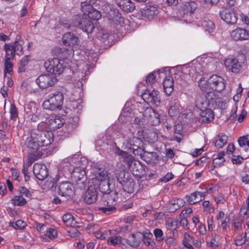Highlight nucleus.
<instances>
[{"instance_id": "f257e3e1", "label": "nucleus", "mask_w": 249, "mask_h": 249, "mask_svg": "<svg viewBox=\"0 0 249 249\" xmlns=\"http://www.w3.org/2000/svg\"><path fill=\"white\" fill-rule=\"evenodd\" d=\"M46 124L42 122L38 124L37 129L32 130L30 136L25 140V146L36 150L51 144L53 141V134L52 131L43 130Z\"/></svg>"}, {"instance_id": "f03ea898", "label": "nucleus", "mask_w": 249, "mask_h": 249, "mask_svg": "<svg viewBox=\"0 0 249 249\" xmlns=\"http://www.w3.org/2000/svg\"><path fill=\"white\" fill-rule=\"evenodd\" d=\"M99 189L103 196L98 202V209L107 214H109L115 210L114 206L116 203V195L111 192L108 180L100 182Z\"/></svg>"}, {"instance_id": "7ed1b4c3", "label": "nucleus", "mask_w": 249, "mask_h": 249, "mask_svg": "<svg viewBox=\"0 0 249 249\" xmlns=\"http://www.w3.org/2000/svg\"><path fill=\"white\" fill-rule=\"evenodd\" d=\"M142 141L137 138H134L129 141L125 145V148L127 149L128 152H132L135 155L140 156L141 158L147 162L151 161L154 152H146L141 147Z\"/></svg>"}, {"instance_id": "20e7f679", "label": "nucleus", "mask_w": 249, "mask_h": 249, "mask_svg": "<svg viewBox=\"0 0 249 249\" xmlns=\"http://www.w3.org/2000/svg\"><path fill=\"white\" fill-rule=\"evenodd\" d=\"M64 96L63 94L59 91L50 94L48 99L43 104V107L47 110H54L61 109L63 104Z\"/></svg>"}, {"instance_id": "39448f33", "label": "nucleus", "mask_w": 249, "mask_h": 249, "mask_svg": "<svg viewBox=\"0 0 249 249\" xmlns=\"http://www.w3.org/2000/svg\"><path fill=\"white\" fill-rule=\"evenodd\" d=\"M97 1L98 0H87L81 2V10L89 18L97 20L101 18V12L93 6L95 5L97 7V5L100 6L99 3H97Z\"/></svg>"}, {"instance_id": "423d86ee", "label": "nucleus", "mask_w": 249, "mask_h": 249, "mask_svg": "<svg viewBox=\"0 0 249 249\" xmlns=\"http://www.w3.org/2000/svg\"><path fill=\"white\" fill-rule=\"evenodd\" d=\"M125 167L135 177L141 178L144 171L141 163L134 160L130 155H127L125 151Z\"/></svg>"}, {"instance_id": "0eeeda50", "label": "nucleus", "mask_w": 249, "mask_h": 249, "mask_svg": "<svg viewBox=\"0 0 249 249\" xmlns=\"http://www.w3.org/2000/svg\"><path fill=\"white\" fill-rule=\"evenodd\" d=\"M102 9L104 12L108 14V18L118 22L119 24L122 25L124 23V18L122 17L121 14L118 12L117 9H113L111 5L108 3L102 2Z\"/></svg>"}, {"instance_id": "6e6552de", "label": "nucleus", "mask_w": 249, "mask_h": 249, "mask_svg": "<svg viewBox=\"0 0 249 249\" xmlns=\"http://www.w3.org/2000/svg\"><path fill=\"white\" fill-rule=\"evenodd\" d=\"M143 100L149 104L155 105L157 106L160 103V97L158 91L153 90H145L142 94Z\"/></svg>"}, {"instance_id": "1a4fd4ad", "label": "nucleus", "mask_w": 249, "mask_h": 249, "mask_svg": "<svg viewBox=\"0 0 249 249\" xmlns=\"http://www.w3.org/2000/svg\"><path fill=\"white\" fill-rule=\"evenodd\" d=\"M221 18L229 24H234L236 23L238 17L236 12L231 9L223 8L219 13Z\"/></svg>"}, {"instance_id": "9d476101", "label": "nucleus", "mask_w": 249, "mask_h": 249, "mask_svg": "<svg viewBox=\"0 0 249 249\" xmlns=\"http://www.w3.org/2000/svg\"><path fill=\"white\" fill-rule=\"evenodd\" d=\"M71 178L80 188L85 187V182L86 181L87 177L86 172L83 168L80 167H75L72 173Z\"/></svg>"}, {"instance_id": "9b49d317", "label": "nucleus", "mask_w": 249, "mask_h": 249, "mask_svg": "<svg viewBox=\"0 0 249 249\" xmlns=\"http://www.w3.org/2000/svg\"><path fill=\"white\" fill-rule=\"evenodd\" d=\"M6 54L14 58L16 54L20 55L22 54L23 47L19 41H15L13 44L6 43L4 46Z\"/></svg>"}, {"instance_id": "f8f14e48", "label": "nucleus", "mask_w": 249, "mask_h": 249, "mask_svg": "<svg viewBox=\"0 0 249 249\" xmlns=\"http://www.w3.org/2000/svg\"><path fill=\"white\" fill-rule=\"evenodd\" d=\"M231 39L235 41L249 40V31L245 28H237L230 33Z\"/></svg>"}, {"instance_id": "ddd939ff", "label": "nucleus", "mask_w": 249, "mask_h": 249, "mask_svg": "<svg viewBox=\"0 0 249 249\" xmlns=\"http://www.w3.org/2000/svg\"><path fill=\"white\" fill-rule=\"evenodd\" d=\"M77 19V25L80 29H81L87 33H91L92 32L94 29V26L92 21L85 14Z\"/></svg>"}, {"instance_id": "4468645a", "label": "nucleus", "mask_w": 249, "mask_h": 249, "mask_svg": "<svg viewBox=\"0 0 249 249\" xmlns=\"http://www.w3.org/2000/svg\"><path fill=\"white\" fill-rule=\"evenodd\" d=\"M56 82V78L49 74L40 75L36 80V83L41 89H46L53 86Z\"/></svg>"}, {"instance_id": "2eb2a0df", "label": "nucleus", "mask_w": 249, "mask_h": 249, "mask_svg": "<svg viewBox=\"0 0 249 249\" xmlns=\"http://www.w3.org/2000/svg\"><path fill=\"white\" fill-rule=\"evenodd\" d=\"M57 192L61 196H71L74 193L73 185L69 181L62 182L58 186Z\"/></svg>"}, {"instance_id": "dca6fc26", "label": "nucleus", "mask_w": 249, "mask_h": 249, "mask_svg": "<svg viewBox=\"0 0 249 249\" xmlns=\"http://www.w3.org/2000/svg\"><path fill=\"white\" fill-rule=\"evenodd\" d=\"M211 89L217 91H220L225 88L224 79L219 76L213 75L208 79Z\"/></svg>"}, {"instance_id": "f3484780", "label": "nucleus", "mask_w": 249, "mask_h": 249, "mask_svg": "<svg viewBox=\"0 0 249 249\" xmlns=\"http://www.w3.org/2000/svg\"><path fill=\"white\" fill-rule=\"evenodd\" d=\"M33 173L36 177L40 180L45 179L48 176L46 166L39 163H36L34 165Z\"/></svg>"}, {"instance_id": "a211bd4d", "label": "nucleus", "mask_w": 249, "mask_h": 249, "mask_svg": "<svg viewBox=\"0 0 249 249\" xmlns=\"http://www.w3.org/2000/svg\"><path fill=\"white\" fill-rule=\"evenodd\" d=\"M197 7V4L194 1L186 2L180 7L179 12L181 15H190L194 13Z\"/></svg>"}, {"instance_id": "6ab92c4d", "label": "nucleus", "mask_w": 249, "mask_h": 249, "mask_svg": "<svg viewBox=\"0 0 249 249\" xmlns=\"http://www.w3.org/2000/svg\"><path fill=\"white\" fill-rule=\"evenodd\" d=\"M97 196V187L90 185L85 193L84 201L87 203L92 204L96 201Z\"/></svg>"}, {"instance_id": "aec40b11", "label": "nucleus", "mask_w": 249, "mask_h": 249, "mask_svg": "<svg viewBox=\"0 0 249 249\" xmlns=\"http://www.w3.org/2000/svg\"><path fill=\"white\" fill-rule=\"evenodd\" d=\"M207 193L205 192L195 191L191 193L189 196H186V201L189 204H194L204 199Z\"/></svg>"}, {"instance_id": "412c9836", "label": "nucleus", "mask_w": 249, "mask_h": 249, "mask_svg": "<svg viewBox=\"0 0 249 249\" xmlns=\"http://www.w3.org/2000/svg\"><path fill=\"white\" fill-rule=\"evenodd\" d=\"M210 101L208 100V97L205 94H198L196 99V107L200 110L208 108Z\"/></svg>"}, {"instance_id": "4be33fe9", "label": "nucleus", "mask_w": 249, "mask_h": 249, "mask_svg": "<svg viewBox=\"0 0 249 249\" xmlns=\"http://www.w3.org/2000/svg\"><path fill=\"white\" fill-rule=\"evenodd\" d=\"M30 153L27 158V166H30L32 163L36 160L39 158L43 157L45 154H43L41 151L39 149H32L31 148H28Z\"/></svg>"}, {"instance_id": "5701e85b", "label": "nucleus", "mask_w": 249, "mask_h": 249, "mask_svg": "<svg viewBox=\"0 0 249 249\" xmlns=\"http://www.w3.org/2000/svg\"><path fill=\"white\" fill-rule=\"evenodd\" d=\"M62 41L65 46H72L77 44L78 37L73 33H65L62 37Z\"/></svg>"}, {"instance_id": "b1692460", "label": "nucleus", "mask_w": 249, "mask_h": 249, "mask_svg": "<svg viewBox=\"0 0 249 249\" xmlns=\"http://www.w3.org/2000/svg\"><path fill=\"white\" fill-rule=\"evenodd\" d=\"M180 106L178 100L173 97L169 103V114L170 116L173 117L178 114L180 111Z\"/></svg>"}, {"instance_id": "393cba45", "label": "nucleus", "mask_w": 249, "mask_h": 249, "mask_svg": "<svg viewBox=\"0 0 249 249\" xmlns=\"http://www.w3.org/2000/svg\"><path fill=\"white\" fill-rule=\"evenodd\" d=\"M225 66L232 72H238L240 69L241 66L236 59L229 58L225 61Z\"/></svg>"}, {"instance_id": "a878e982", "label": "nucleus", "mask_w": 249, "mask_h": 249, "mask_svg": "<svg viewBox=\"0 0 249 249\" xmlns=\"http://www.w3.org/2000/svg\"><path fill=\"white\" fill-rule=\"evenodd\" d=\"M213 118V114L212 110L209 108H206L200 110L199 121L202 123H208L212 121Z\"/></svg>"}, {"instance_id": "bb28decb", "label": "nucleus", "mask_w": 249, "mask_h": 249, "mask_svg": "<svg viewBox=\"0 0 249 249\" xmlns=\"http://www.w3.org/2000/svg\"><path fill=\"white\" fill-rule=\"evenodd\" d=\"M185 201L181 198L172 200L169 204V211L171 213L175 212L184 206Z\"/></svg>"}, {"instance_id": "cd10ccee", "label": "nucleus", "mask_w": 249, "mask_h": 249, "mask_svg": "<svg viewBox=\"0 0 249 249\" xmlns=\"http://www.w3.org/2000/svg\"><path fill=\"white\" fill-rule=\"evenodd\" d=\"M141 233L140 232L131 234L127 239V243L133 248L138 247L141 241Z\"/></svg>"}, {"instance_id": "c85d7f7f", "label": "nucleus", "mask_w": 249, "mask_h": 249, "mask_svg": "<svg viewBox=\"0 0 249 249\" xmlns=\"http://www.w3.org/2000/svg\"><path fill=\"white\" fill-rule=\"evenodd\" d=\"M163 89L165 93L167 95H170L174 90V81L171 77L165 78L163 82Z\"/></svg>"}, {"instance_id": "c756f323", "label": "nucleus", "mask_w": 249, "mask_h": 249, "mask_svg": "<svg viewBox=\"0 0 249 249\" xmlns=\"http://www.w3.org/2000/svg\"><path fill=\"white\" fill-rule=\"evenodd\" d=\"M228 139V138L226 135L221 133L215 137L213 143L216 148H221L227 144Z\"/></svg>"}, {"instance_id": "7c9ffc66", "label": "nucleus", "mask_w": 249, "mask_h": 249, "mask_svg": "<svg viewBox=\"0 0 249 249\" xmlns=\"http://www.w3.org/2000/svg\"><path fill=\"white\" fill-rule=\"evenodd\" d=\"M118 182L123 187L124 185V168L122 164H118L115 171Z\"/></svg>"}, {"instance_id": "2f4dec72", "label": "nucleus", "mask_w": 249, "mask_h": 249, "mask_svg": "<svg viewBox=\"0 0 249 249\" xmlns=\"http://www.w3.org/2000/svg\"><path fill=\"white\" fill-rule=\"evenodd\" d=\"M157 9L155 6L148 5L142 10V14L147 18H150L157 14Z\"/></svg>"}, {"instance_id": "473e14b6", "label": "nucleus", "mask_w": 249, "mask_h": 249, "mask_svg": "<svg viewBox=\"0 0 249 249\" xmlns=\"http://www.w3.org/2000/svg\"><path fill=\"white\" fill-rule=\"evenodd\" d=\"M50 128L57 129L63 125V121L59 117L52 116L48 121Z\"/></svg>"}, {"instance_id": "72a5a7b5", "label": "nucleus", "mask_w": 249, "mask_h": 249, "mask_svg": "<svg viewBox=\"0 0 249 249\" xmlns=\"http://www.w3.org/2000/svg\"><path fill=\"white\" fill-rule=\"evenodd\" d=\"M142 241L143 243L150 247H153L155 245V242L152 239L153 234L148 231H145L142 234Z\"/></svg>"}, {"instance_id": "f704fd0d", "label": "nucleus", "mask_w": 249, "mask_h": 249, "mask_svg": "<svg viewBox=\"0 0 249 249\" xmlns=\"http://www.w3.org/2000/svg\"><path fill=\"white\" fill-rule=\"evenodd\" d=\"M201 26L205 31L209 33H213L214 30L213 22L209 19H204L202 22Z\"/></svg>"}, {"instance_id": "c9c22d12", "label": "nucleus", "mask_w": 249, "mask_h": 249, "mask_svg": "<svg viewBox=\"0 0 249 249\" xmlns=\"http://www.w3.org/2000/svg\"><path fill=\"white\" fill-rule=\"evenodd\" d=\"M136 112L137 110H133L132 109H126L125 108V117H134V123L136 124H140L142 122L141 114H140L139 117H135Z\"/></svg>"}, {"instance_id": "e433bc0d", "label": "nucleus", "mask_w": 249, "mask_h": 249, "mask_svg": "<svg viewBox=\"0 0 249 249\" xmlns=\"http://www.w3.org/2000/svg\"><path fill=\"white\" fill-rule=\"evenodd\" d=\"M93 179H95L96 180H98V181L100 182L105 180H108L107 171L105 170L99 169L96 172L95 178Z\"/></svg>"}, {"instance_id": "4c0bfd02", "label": "nucleus", "mask_w": 249, "mask_h": 249, "mask_svg": "<svg viewBox=\"0 0 249 249\" xmlns=\"http://www.w3.org/2000/svg\"><path fill=\"white\" fill-rule=\"evenodd\" d=\"M192 242H194L193 238L188 233L185 232L182 239L183 245L188 249H193L194 248L191 244Z\"/></svg>"}, {"instance_id": "58836bf2", "label": "nucleus", "mask_w": 249, "mask_h": 249, "mask_svg": "<svg viewBox=\"0 0 249 249\" xmlns=\"http://www.w3.org/2000/svg\"><path fill=\"white\" fill-rule=\"evenodd\" d=\"M57 58H55L53 59H49L45 62L44 66L46 71L51 73H54V70H53V65L57 64Z\"/></svg>"}, {"instance_id": "ea45409f", "label": "nucleus", "mask_w": 249, "mask_h": 249, "mask_svg": "<svg viewBox=\"0 0 249 249\" xmlns=\"http://www.w3.org/2000/svg\"><path fill=\"white\" fill-rule=\"evenodd\" d=\"M13 59V57H11L10 56H9L6 54L4 62L5 73H9L10 74L12 72L13 65L11 62V60Z\"/></svg>"}, {"instance_id": "a19ab883", "label": "nucleus", "mask_w": 249, "mask_h": 249, "mask_svg": "<svg viewBox=\"0 0 249 249\" xmlns=\"http://www.w3.org/2000/svg\"><path fill=\"white\" fill-rule=\"evenodd\" d=\"M11 201L14 205L23 206L26 203V200L22 196H17L12 198Z\"/></svg>"}, {"instance_id": "79ce46f5", "label": "nucleus", "mask_w": 249, "mask_h": 249, "mask_svg": "<svg viewBox=\"0 0 249 249\" xmlns=\"http://www.w3.org/2000/svg\"><path fill=\"white\" fill-rule=\"evenodd\" d=\"M9 112L10 114V120L15 121L18 118V108L14 104H11L10 107Z\"/></svg>"}, {"instance_id": "37998d69", "label": "nucleus", "mask_w": 249, "mask_h": 249, "mask_svg": "<svg viewBox=\"0 0 249 249\" xmlns=\"http://www.w3.org/2000/svg\"><path fill=\"white\" fill-rule=\"evenodd\" d=\"M198 85L202 91H206L210 89V84L208 83V80L205 79V78H201L198 81Z\"/></svg>"}, {"instance_id": "c03bdc74", "label": "nucleus", "mask_w": 249, "mask_h": 249, "mask_svg": "<svg viewBox=\"0 0 249 249\" xmlns=\"http://www.w3.org/2000/svg\"><path fill=\"white\" fill-rule=\"evenodd\" d=\"M9 225L16 230H21L26 226L27 224L21 220H18L16 222H10Z\"/></svg>"}, {"instance_id": "a18cd8bd", "label": "nucleus", "mask_w": 249, "mask_h": 249, "mask_svg": "<svg viewBox=\"0 0 249 249\" xmlns=\"http://www.w3.org/2000/svg\"><path fill=\"white\" fill-rule=\"evenodd\" d=\"M246 232H242V234L237 236L235 239L234 242L236 246H241L245 243L246 241Z\"/></svg>"}, {"instance_id": "49530a36", "label": "nucleus", "mask_w": 249, "mask_h": 249, "mask_svg": "<svg viewBox=\"0 0 249 249\" xmlns=\"http://www.w3.org/2000/svg\"><path fill=\"white\" fill-rule=\"evenodd\" d=\"M81 103V102L80 100L72 101L70 108L71 110H73L74 111H75L78 113L79 111L81 110L82 107Z\"/></svg>"}, {"instance_id": "de8ad7c7", "label": "nucleus", "mask_w": 249, "mask_h": 249, "mask_svg": "<svg viewBox=\"0 0 249 249\" xmlns=\"http://www.w3.org/2000/svg\"><path fill=\"white\" fill-rule=\"evenodd\" d=\"M63 60H60L57 58L56 63H57V66H55L54 71L53 74H60L63 72L64 70V66L63 65Z\"/></svg>"}, {"instance_id": "09e8293b", "label": "nucleus", "mask_w": 249, "mask_h": 249, "mask_svg": "<svg viewBox=\"0 0 249 249\" xmlns=\"http://www.w3.org/2000/svg\"><path fill=\"white\" fill-rule=\"evenodd\" d=\"M62 219L63 222L68 226H71L74 221L73 216L69 213H67L64 214Z\"/></svg>"}, {"instance_id": "8fccbe9b", "label": "nucleus", "mask_w": 249, "mask_h": 249, "mask_svg": "<svg viewBox=\"0 0 249 249\" xmlns=\"http://www.w3.org/2000/svg\"><path fill=\"white\" fill-rule=\"evenodd\" d=\"M25 110L29 117H30L32 113H37V109L35 107V105L34 103H30L25 108Z\"/></svg>"}, {"instance_id": "3c124183", "label": "nucleus", "mask_w": 249, "mask_h": 249, "mask_svg": "<svg viewBox=\"0 0 249 249\" xmlns=\"http://www.w3.org/2000/svg\"><path fill=\"white\" fill-rule=\"evenodd\" d=\"M127 186V189L125 188V192L128 193H132L134 191V183L133 179L128 178L125 181V187Z\"/></svg>"}, {"instance_id": "603ef678", "label": "nucleus", "mask_w": 249, "mask_h": 249, "mask_svg": "<svg viewBox=\"0 0 249 249\" xmlns=\"http://www.w3.org/2000/svg\"><path fill=\"white\" fill-rule=\"evenodd\" d=\"M109 36V35L107 31L103 30L98 33L97 37L101 42L104 43L108 39Z\"/></svg>"}, {"instance_id": "864d4df0", "label": "nucleus", "mask_w": 249, "mask_h": 249, "mask_svg": "<svg viewBox=\"0 0 249 249\" xmlns=\"http://www.w3.org/2000/svg\"><path fill=\"white\" fill-rule=\"evenodd\" d=\"M45 235L50 239H53L57 236L56 230L54 229L50 228L46 231Z\"/></svg>"}, {"instance_id": "5fc2aeb1", "label": "nucleus", "mask_w": 249, "mask_h": 249, "mask_svg": "<svg viewBox=\"0 0 249 249\" xmlns=\"http://www.w3.org/2000/svg\"><path fill=\"white\" fill-rule=\"evenodd\" d=\"M154 234L155 236L156 240L160 242H161L163 238V233L161 229H156L154 231Z\"/></svg>"}, {"instance_id": "6e6d98bb", "label": "nucleus", "mask_w": 249, "mask_h": 249, "mask_svg": "<svg viewBox=\"0 0 249 249\" xmlns=\"http://www.w3.org/2000/svg\"><path fill=\"white\" fill-rule=\"evenodd\" d=\"M155 72H152L147 75L146 78V83L147 85L152 86L156 82V75Z\"/></svg>"}, {"instance_id": "4d7b16f0", "label": "nucleus", "mask_w": 249, "mask_h": 249, "mask_svg": "<svg viewBox=\"0 0 249 249\" xmlns=\"http://www.w3.org/2000/svg\"><path fill=\"white\" fill-rule=\"evenodd\" d=\"M139 113L142 115L144 118H148L152 116L153 114H154L155 112L151 107H147L143 112H140Z\"/></svg>"}, {"instance_id": "13d9d810", "label": "nucleus", "mask_w": 249, "mask_h": 249, "mask_svg": "<svg viewBox=\"0 0 249 249\" xmlns=\"http://www.w3.org/2000/svg\"><path fill=\"white\" fill-rule=\"evenodd\" d=\"M135 6L130 0H125V12H131L135 9Z\"/></svg>"}, {"instance_id": "bf43d9fd", "label": "nucleus", "mask_w": 249, "mask_h": 249, "mask_svg": "<svg viewBox=\"0 0 249 249\" xmlns=\"http://www.w3.org/2000/svg\"><path fill=\"white\" fill-rule=\"evenodd\" d=\"M126 25H127L128 27L127 28V30L129 32L133 31L136 26L135 22L133 21V20H130V19L129 18L125 19V26Z\"/></svg>"}, {"instance_id": "052dcab7", "label": "nucleus", "mask_w": 249, "mask_h": 249, "mask_svg": "<svg viewBox=\"0 0 249 249\" xmlns=\"http://www.w3.org/2000/svg\"><path fill=\"white\" fill-rule=\"evenodd\" d=\"M177 226V222L175 220H169L166 223V227L171 230H175Z\"/></svg>"}, {"instance_id": "680f3d73", "label": "nucleus", "mask_w": 249, "mask_h": 249, "mask_svg": "<svg viewBox=\"0 0 249 249\" xmlns=\"http://www.w3.org/2000/svg\"><path fill=\"white\" fill-rule=\"evenodd\" d=\"M229 220V218H226L225 219L221 221V227L223 231H227L230 229V226L228 223Z\"/></svg>"}, {"instance_id": "e2e57ef3", "label": "nucleus", "mask_w": 249, "mask_h": 249, "mask_svg": "<svg viewBox=\"0 0 249 249\" xmlns=\"http://www.w3.org/2000/svg\"><path fill=\"white\" fill-rule=\"evenodd\" d=\"M107 241L114 245H118L120 244L122 241V237L120 236H116L115 238L111 237L108 239Z\"/></svg>"}, {"instance_id": "0e129e2a", "label": "nucleus", "mask_w": 249, "mask_h": 249, "mask_svg": "<svg viewBox=\"0 0 249 249\" xmlns=\"http://www.w3.org/2000/svg\"><path fill=\"white\" fill-rule=\"evenodd\" d=\"M219 245V236L215 235L210 242V246L212 247L215 248Z\"/></svg>"}, {"instance_id": "69168bd1", "label": "nucleus", "mask_w": 249, "mask_h": 249, "mask_svg": "<svg viewBox=\"0 0 249 249\" xmlns=\"http://www.w3.org/2000/svg\"><path fill=\"white\" fill-rule=\"evenodd\" d=\"M248 140V136H244L242 137H240L238 140V142L239 145L241 147L245 146L246 144H247V143Z\"/></svg>"}, {"instance_id": "338daca9", "label": "nucleus", "mask_w": 249, "mask_h": 249, "mask_svg": "<svg viewBox=\"0 0 249 249\" xmlns=\"http://www.w3.org/2000/svg\"><path fill=\"white\" fill-rule=\"evenodd\" d=\"M180 218V222L179 224L180 226H181L183 228L186 229H188L189 227L188 226V222L187 219L186 217H179Z\"/></svg>"}, {"instance_id": "774afa93", "label": "nucleus", "mask_w": 249, "mask_h": 249, "mask_svg": "<svg viewBox=\"0 0 249 249\" xmlns=\"http://www.w3.org/2000/svg\"><path fill=\"white\" fill-rule=\"evenodd\" d=\"M231 160L234 164H240L243 160V158L240 156L233 155Z\"/></svg>"}]
</instances>
